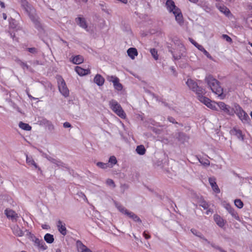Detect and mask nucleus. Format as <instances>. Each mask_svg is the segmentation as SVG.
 Returning <instances> with one entry per match:
<instances>
[{
	"mask_svg": "<svg viewBox=\"0 0 252 252\" xmlns=\"http://www.w3.org/2000/svg\"><path fill=\"white\" fill-rule=\"evenodd\" d=\"M205 81L214 94L218 96H220L222 94L223 90L220 86L219 82L212 75L206 76Z\"/></svg>",
	"mask_w": 252,
	"mask_h": 252,
	"instance_id": "1",
	"label": "nucleus"
},
{
	"mask_svg": "<svg viewBox=\"0 0 252 252\" xmlns=\"http://www.w3.org/2000/svg\"><path fill=\"white\" fill-rule=\"evenodd\" d=\"M109 105L111 110L121 118L125 119L126 115L121 105L114 99H112L109 102Z\"/></svg>",
	"mask_w": 252,
	"mask_h": 252,
	"instance_id": "2",
	"label": "nucleus"
},
{
	"mask_svg": "<svg viewBox=\"0 0 252 252\" xmlns=\"http://www.w3.org/2000/svg\"><path fill=\"white\" fill-rule=\"evenodd\" d=\"M233 109L234 114L235 113L243 123L248 122L250 120L248 115L239 105L235 104Z\"/></svg>",
	"mask_w": 252,
	"mask_h": 252,
	"instance_id": "3",
	"label": "nucleus"
},
{
	"mask_svg": "<svg viewBox=\"0 0 252 252\" xmlns=\"http://www.w3.org/2000/svg\"><path fill=\"white\" fill-rule=\"evenodd\" d=\"M186 84L189 87V89L196 93L198 98L199 95L204 94V90L201 87H199L196 82L191 79H188Z\"/></svg>",
	"mask_w": 252,
	"mask_h": 252,
	"instance_id": "4",
	"label": "nucleus"
},
{
	"mask_svg": "<svg viewBox=\"0 0 252 252\" xmlns=\"http://www.w3.org/2000/svg\"><path fill=\"white\" fill-rule=\"evenodd\" d=\"M58 85L60 92L65 97H68L69 94V91L67 88L64 80L61 76L57 77Z\"/></svg>",
	"mask_w": 252,
	"mask_h": 252,
	"instance_id": "5",
	"label": "nucleus"
},
{
	"mask_svg": "<svg viewBox=\"0 0 252 252\" xmlns=\"http://www.w3.org/2000/svg\"><path fill=\"white\" fill-rule=\"evenodd\" d=\"M30 239L33 242L34 246L38 250L44 251L47 249V246L43 240L36 238L33 235H31Z\"/></svg>",
	"mask_w": 252,
	"mask_h": 252,
	"instance_id": "6",
	"label": "nucleus"
},
{
	"mask_svg": "<svg viewBox=\"0 0 252 252\" xmlns=\"http://www.w3.org/2000/svg\"><path fill=\"white\" fill-rule=\"evenodd\" d=\"M199 100L204 103L205 105H206L208 108L214 110H217V103H216L214 101H211L208 98L203 96V94L202 95H199V98H198Z\"/></svg>",
	"mask_w": 252,
	"mask_h": 252,
	"instance_id": "7",
	"label": "nucleus"
},
{
	"mask_svg": "<svg viewBox=\"0 0 252 252\" xmlns=\"http://www.w3.org/2000/svg\"><path fill=\"white\" fill-rule=\"evenodd\" d=\"M217 106L227 114L230 116L234 115V111L233 108H231L229 106L225 104L224 102H219L217 103Z\"/></svg>",
	"mask_w": 252,
	"mask_h": 252,
	"instance_id": "8",
	"label": "nucleus"
},
{
	"mask_svg": "<svg viewBox=\"0 0 252 252\" xmlns=\"http://www.w3.org/2000/svg\"><path fill=\"white\" fill-rule=\"evenodd\" d=\"M34 13L35 11L34 12H28V13L30 19L34 23L35 28L39 30L42 28L41 25L39 20V18L35 14H34Z\"/></svg>",
	"mask_w": 252,
	"mask_h": 252,
	"instance_id": "9",
	"label": "nucleus"
},
{
	"mask_svg": "<svg viewBox=\"0 0 252 252\" xmlns=\"http://www.w3.org/2000/svg\"><path fill=\"white\" fill-rule=\"evenodd\" d=\"M5 214L7 218L10 219L12 221H16L19 218L18 214L10 209H6L5 210Z\"/></svg>",
	"mask_w": 252,
	"mask_h": 252,
	"instance_id": "10",
	"label": "nucleus"
},
{
	"mask_svg": "<svg viewBox=\"0 0 252 252\" xmlns=\"http://www.w3.org/2000/svg\"><path fill=\"white\" fill-rule=\"evenodd\" d=\"M76 245L78 252H92L91 250L88 248L87 246L84 245L80 240L76 241Z\"/></svg>",
	"mask_w": 252,
	"mask_h": 252,
	"instance_id": "11",
	"label": "nucleus"
},
{
	"mask_svg": "<svg viewBox=\"0 0 252 252\" xmlns=\"http://www.w3.org/2000/svg\"><path fill=\"white\" fill-rule=\"evenodd\" d=\"M231 135L236 136L239 139L243 141L244 139V136L242 134V131L236 127H233L230 131Z\"/></svg>",
	"mask_w": 252,
	"mask_h": 252,
	"instance_id": "12",
	"label": "nucleus"
},
{
	"mask_svg": "<svg viewBox=\"0 0 252 252\" xmlns=\"http://www.w3.org/2000/svg\"><path fill=\"white\" fill-rule=\"evenodd\" d=\"M75 22L80 27L86 30L87 31H88L86 21L84 17H78L76 18L75 19Z\"/></svg>",
	"mask_w": 252,
	"mask_h": 252,
	"instance_id": "13",
	"label": "nucleus"
},
{
	"mask_svg": "<svg viewBox=\"0 0 252 252\" xmlns=\"http://www.w3.org/2000/svg\"><path fill=\"white\" fill-rule=\"evenodd\" d=\"M57 226L59 231L63 236H65L67 234V230L65 227V224L61 220H59L57 222Z\"/></svg>",
	"mask_w": 252,
	"mask_h": 252,
	"instance_id": "14",
	"label": "nucleus"
},
{
	"mask_svg": "<svg viewBox=\"0 0 252 252\" xmlns=\"http://www.w3.org/2000/svg\"><path fill=\"white\" fill-rule=\"evenodd\" d=\"M165 5L167 10L170 12L174 13L175 11H176V9H179L175 5L172 0H167Z\"/></svg>",
	"mask_w": 252,
	"mask_h": 252,
	"instance_id": "15",
	"label": "nucleus"
},
{
	"mask_svg": "<svg viewBox=\"0 0 252 252\" xmlns=\"http://www.w3.org/2000/svg\"><path fill=\"white\" fill-rule=\"evenodd\" d=\"M173 13L175 17V19L177 23L180 25H182L184 23V20L180 9H176V11H175Z\"/></svg>",
	"mask_w": 252,
	"mask_h": 252,
	"instance_id": "16",
	"label": "nucleus"
},
{
	"mask_svg": "<svg viewBox=\"0 0 252 252\" xmlns=\"http://www.w3.org/2000/svg\"><path fill=\"white\" fill-rule=\"evenodd\" d=\"M225 208L233 218L235 219L236 220H239V217L237 213L229 204H226L225 205Z\"/></svg>",
	"mask_w": 252,
	"mask_h": 252,
	"instance_id": "17",
	"label": "nucleus"
},
{
	"mask_svg": "<svg viewBox=\"0 0 252 252\" xmlns=\"http://www.w3.org/2000/svg\"><path fill=\"white\" fill-rule=\"evenodd\" d=\"M46 158L50 161L51 163L55 164L58 167H65V164L62 162L61 160L53 158L50 156H46Z\"/></svg>",
	"mask_w": 252,
	"mask_h": 252,
	"instance_id": "18",
	"label": "nucleus"
},
{
	"mask_svg": "<svg viewBox=\"0 0 252 252\" xmlns=\"http://www.w3.org/2000/svg\"><path fill=\"white\" fill-rule=\"evenodd\" d=\"M75 71L80 76H84L90 73V70L84 69L80 66H77L75 68Z\"/></svg>",
	"mask_w": 252,
	"mask_h": 252,
	"instance_id": "19",
	"label": "nucleus"
},
{
	"mask_svg": "<svg viewBox=\"0 0 252 252\" xmlns=\"http://www.w3.org/2000/svg\"><path fill=\"white\" fill-rule=\"evenodd\" d=\"M214 219L216 223L220 227L224 226L225 224L224 220L219 215L215 214L214 216Z\"/></svg>",
	"mask_w": 252,
	"mask_h": 252,
	"instance_id": "20",
	"label": "nucleus"
},
{
	"mask_svg": "<svg viewBox=\"0 0 252 252\" xmlns=\"http://www.w3.org/2000/svg\"><path fill=\"white\" fill-rule=\"evenodd\" d=\"M22 5L27 13L34 12L35 11L34 8L25 0L22 1Z\"/></svg>",
	"mask_w": 252,
	"mask_h": 252,
	"instance_id": "21",
	"label": "nucleus"
},
{
	"mask_svg": "<svg viewBox=\"0 0 252 252\" xmlns=\"http://www.w3.org/2000/svg\"><path fill=\"white\" fill-rule=\"evenodd\" d=\"M22 5L27 13L34 12L35 11L34 8L25 0L22 1Z\"/></svg>",
	"mask_w": 252,
	"mask_h": 252,
	"instance_id": "22",
	"label": "nucleus"
},
{
	"mask_svg": "<svg viewBox=\"0 0 252 252\" xmlns=\"http://www.w3.org/2000/svg\"><path fill=\"white\" fill-rule=\"evenodd\" d=\"M12 231L13 234L18 237H22L24 235V233L20 228V227L17 225H14L12 228Z\"/></svg>",
	"mask_w": 252,
	"mask_h": 252,
	"instance_id": "23",
	"label": "nucleus"
},
{
	"mask_svg": "<svg viewBox=\"0 0 252 252\" xmlns=\"http://www.w3.org/2000/svg\"><path fill=\"white\" fill-rule=\"evenodd\" d=\"M94 82L98 86H101L103 85L104 82V78L100 74H96L94 78Z\"/></svg>",
	"mask_w": 252,
	"mask_h": 252,
	"instance_id": "24",
	"label": "nucleus"
},
{
	"mask_svg": "<svg viewBox=\"0 0 252 252\" xmlns=\"http://www.w3.org/2000/svg\"><path fill=\"white\" fill-rule=\"evenodd\" d=\"M26 162L29 165L33 166L35 168H37L39 170H40V168L38 166L33 158L32 157H28V155H26Z\"/></svg>",
	"mask_w": 252,
	"mask_h": 252,
	"instance_id": "25",
	"label": "nucleus"
},
{
	"mask_svg": "<svg viewBox=\"0 0 252 252\" xmlns=\"http://www.w3.org/2000/svg\"><path fill=\"white\" fill-rule=\"evenodd\" d=\"M127 54L132 59H134L135 57L137 56L138 53L136 48H130L127 51Z\"/></svg>",
	"mask_w": 252,
	"mask_h": 252,
	"instance_id": "26",
	"label": "nucleus"
},
{
	"mask_svg": "<svg viewBox=\"0 0 252 252\" xmlns=\"http://www.w3.org/2000/svg\"><path fill=\"white\" fill-rule=\"evenodd\" d=\"M115 206L120 212L127 216L129 211H128L125 207L118 203H115Z\"/></svg>",
	"mask_w": 252,
	"mask_h": 252,
	"instance_id": "27",
	"label": "nucleus"
},
{
	"mask_svg": "<svg viewBox=\"0 0 252 252\" xmlns=\"http://www.w3.org/2000/svg\"><path fill=\"white\" fill-rule=\"evenodd\" d=\"M84 61V58L83 56L81 55H77L74 57L72 58V62L73 63L76 64H79L83 63Z\"/></svg>",
	"mask_w": 252,
	"mask_h": 252,
	"instance_id": "28",
	"label": "nucleus"
},
{
	"mask_svg": "<svg viewBox=\"0 0 252 252\" xmlns=\"http://www.w3.org/2000/svg\"><path fill=\"white\" fill-rule=\"evenodd\" d=\"M191 232L195 236L201 238L202 240H203L204 241L207 242L208 244H210V242L207 240L201 234V233L198 232L197 230L194 229H191Z\"/></svg>",
	"mask_w": 252,
	"mask_h": 252,
	"instance_id": "29",
	"label": "nucleus"
},
{
	"mask_svg": "<svg viewBox=\"0 0 252 252\" xmlns=\"http://www.w3.org/2000/svg\"><path fill=\"white\" fill-rule=\"evenodd\" d=\"M219 10L226 16L229 17L231 15V12L229 9L224 5L220 6L218 7Z\"/></svg>",
	"mask_w": 252,
	"mask_h": 252,
	"instance_id": "30",
	"label": "nucleus"
},
{
	"mask_svg": "<svg viewBox=\"0 0 252 252\" xmlns=\"http://www.w3.org/2000/svg\"><path fill=\"white\" fill-rule=\"evenodd\" d=\"M197 48L200 50V51L202 52L203 53V54L208 58H209V59H211V60H212L213 59V58L211 56V55L209 53V52H208L205 49V48L201 45H200V44H197Z\"/></svg>",
	"mask_w": 252,
	"mask_h": 252,
	"instance_id": "31",
	"label": "nucleus"
},
{
	"mask_svg": "<svg viewBox=\"0 0 252 252\" xmlns=\"http://www.w3.org/2000/svg\"><path fill=\"white\" fill-rule=\"evenodd\" d=\"M117 160L115 156H112L109 158L107 164L109 165V168H112L114 165L117 164Z\"/></svg>",
	"mask_w": 252,
	"mask_h": 252,
	"instance_id": "32",
	"label": "nucleus"
},
{
	"mask_svg": "<svg viewBox=\"0 0 252 252\" xmlns=\"http://www.w3.org/2000/svg\"><path fill=\"white\" fill-rule=\"evenodd\" d=\"M19 126L20 128L27 131H30L32 129V127L28 124L22 122L19 123Z\"/></svg>",
	"mask_w": 252,
	"mask_h": 252,
	"instance_id": "33",
	"label": "nucleus"
},
{
	"mask_svg": "<svg viewBox=\"0 0 252 252\" xmlns=\"http://www.w3.org/2000/svg\"><path fill=\"white\" fill-rule=\"evenodd\" d=\"M44 240L49 244L52 243L54 241V236L53 235L47 233L45 235L44 237Z\"/></svg>",
	"mask_w": 252,
	"mask_h": 252,
	"instance_id": "34",
	"label": "nucleus"
},
{
	"mask_svg": "<svg viewBox=\"0 0 252 252\" xmlns=\"http://www.w3.org/2000/svg\"><path fill=\"white\" fill-rule=\"evenodd\" d=\"M127 216L132 219L135 221H137L140 223L141 222V220L139 217L132 212H129L127 215Z\"/></svg>",
	"mask_w": 252,
	"mask_h": 252,
	"instance_id": "35",
	"label": "nucleus"
},
{
	"mask_svg": "<svg viewBox=\"0 0 252 252\" xmlns=\"http://www.w3.org/2000/svg\"><path fill=\"white\" fill-rule=\"evenodd\" d=\"M137 153L140 155H143L145 154L146 149L143 145H139L137 146L136 149Z\"/></svg>",
	"mask_w": 252,
	"mask_h": 252,
	"instance_id": "36",
	"label": "nucleus"
},
{
	"mask_svg": "<svg viewBox=\"0 0 252 252\" xmlns=\"http://www.w3.org/2000/svg\"><path fill=\"white\" fill-rule=\"evenodd\" d=\"M115 89L118 91H121L123 89L122 85L119 82V79L117 81L116 83L113 84Z\"/></svg>",
	"mask_w": 252,
	"mask_h": 252,
	"instance_id": "37",
	"label": "nucleus"
},
{
	"mask_svg": "<svg viewBox=\"0 0 252 252\" xmlns=\"http://www.w3.org/2000/svg\"><path fill=\"white\" fill-rule=\"evenodd\" d=\"M96 165L102 169H106L107 168H109V165L107 164V163L98 162L96 163Z\"/></svg>",
	"mask_w": 252,
	"mask_h": 252,
	"instance_id": "38",
	"label": "nucleus"
},
{
	"mask_svg": "<svg viewBox=\"0 0 252 252\" xmlns=\"http://www.w3.org/2000/svg\"><path fill=\"white\" fill-rule=\"evenodd\" d=\"M235 205L239 209L243 207V203L240 199H236L234 201Z\"/></svg>",
	"mask_w": 252,
	"mask_h": 252,
	"instance_id": "39",
	"label": "nucleus"
},
{
	"mask_svg": "<svg viewBox=\"0 0 252 252\" xmlns=\"http://www.w3.org/2000/svg\"><path fill=\"white\" fill-rule=\"evenodd\" d=\"M150 52H151L152 56L153 57V58L156 60H157L158 59V54L157 51L155 49L153 48V49H151L150 50Z\"/></svg>",
	"mask_w": 252,
	"mask_h": 252,
	"instance_id": "40",
	"label": "nucleus"
},
{
	"mask_svg": "<svg viewBox=\"0 0 252 252\" xmlns=\"http://www.w3.org/2000/svg\"><path fill=\"white\" fill-rule=\"evenodd\" d=\"M209 182L210 185L211 186L212 188H214V187H215L216 186H218L216 182V179L215 178H209Z\"/></svg>",
	"mask_w": 252,
	"mask_h": 252,
	"instance_id": "41",
	"label": "nucleus"
},
{
	"mask_svg": "<svg viewBox=\"0 0 252 252\" xmlns=\"http://www.w3.org/2000/svg\"><path fill=\"white\" fill-rule=\"evenodd\" d=\"M106 184L107 185H108L113 188L115 187V183L112 179H107L106 180Z\"/></svg>",
	"mask_w": 252,
	"mask_h": 252,
	"instance_id": "42",
	"label": "nucleus"
},
{
	"mask_svg": "<svg viewBox=\"0 0 252 252\" xmlns=\"http://www.w3.org/2000/svg\"><path fill=\"white\" fill-rule=\"evenodd\" d=\"M108 79L109 81L112 82L113 84L116 83L117 81L119 80V78L115 76H111L108 77Z\"/></svg>",
	"mask_w": 252,
	"mask_h": 252,
	"instance_id": "43",
	"label": "nucleus"
},
{
	"mask_svg": "<svg viewBox=\"0 0 252 252\" xmlns=\"http://www.w3.org/2000/svg\"><path fill=\"white\" fill-rule=\"evenodd\" d=\"M200 206L204 209H207L209 208V204L205 201H201Z\"/></svg>",
	"mask_w": 252,
	"mask_h": 252,
	"instance_id": "44",
	"label": "nucleus"
},
{
	"mask_svg": "<svg viewBox=\"0 0 252 252\" xmlns=\"http://www.w3.org/2000/svg\"><path fill=\"white\" fill-rule=\"evenodd\" d=\"M28 51L32 54H36L37 52V50L36 48L34 47L32 48H28L27 49Z\"/></svg>",
	"mask_w": 252,
	"mask_h": 252,
	"instance_id": "45",
	"label": "nucleus"
},
{
	"mask_svg": "<svg viewBox=\"0 0 252 252\" xmlns=\"http://www.w3.org/2000/svg\"><path fill=\"white\" fill-rule=\"evenodd\" d=\"M222 36L223 38L225 39L226 41H227V42H232V39L230 37H229L227 34H223Z\"/></svg>",
	"mask_w": 252,
	"mask_h": 252,
	"instance_id": "46",
	"label": "nucleus"
},
{
	"mask_svg": "<svg viewBox=\"0 0 252 252\" xmlns=\"http://www.w3.org/2000/svg\"><path fill=\"white\" fill-rule=\"evenodd\" d=\"M211 245L212 247L218 250L220 252H226L225 251L222 250L221 248L219 247V246H217L213 244H211Z\"/></svg>",
	"mask_w": 252,
	"mask_h": 252,
	"instance_id": "47",
	"label": "nucleus"
},
{
	"mask_svg": "<svg viewBox=\"0 0 252 252\" xmlns=\"http://www.w3.org/2000/svg\"><path fill=\"white\" fill-rule=\"evenodd\" d=\"M167 120L171 123L173 124H178L177 122H176L175 119L172 117H168Z\"/></svg>",
	"mask_w": 252,
	"mask_h": 252,
	"instance_id": "48",
	"label": "nucleus"
},
{
	"mask_svg": "<svg viewBox=\"0 0 252 252\" xmlns=\"http://www.w3.org/2000/svg\"><path fill=\"white\" fill-rule=\"evenodd\" d=\"M212 189L217 193H219L220 192V189L218 186H216L215 187H214V188H212Z\"/></svg>",
	"mask_w": 252,
	"mask_h": 252,
	"instance_id": "49",
	"label": "nucleus"
},
{
	"mask_svg": "<svg viewBox=\"0 0 252 252\" xmlns=\"http://www.w3.org/2000/svg\"><path fill=\"white\" fill-rule=\"evenodd\" d=\"M144 237L146 239H149L151 238V236L146 233V231H144L143 234Z\"/></svg>",
	"mask_w": 252,
	"mask_h": 252,
	"instance_id": "50",
	"label": "nucleus"
},
{
	"mask_svg": "<svg viewBox=\"0 0 252 252\" xmlns=\"http://www.w3.org/2000/svg\"><path fill=\"white\" fill-rule=\"evenodd\" d=\"M63 127L65 128H68L71 127V125L68 122H65L63 123Z\"/></svg>",
	"mask_w": 252,
	"mask_h": 252,
	"instance_id": "51",
	"label": "nucleus"
},
{
	"mask_svg": "<svg viewBox=\"0 0 252 252\" xmlns=\"http://www.w3.org/2000/svg\"><path fill=\"white\" fill-rule=\"evenodd\" d=\"M189 40L191 42V43L193 44L196 48L198 47L197 44H199L197 43L196 41H195L193 39L191 38H189Z\"/></svg>",
	"mask_w": 252,
	"mask_h": 252,
	"instance_id": "52",
	"label": "nucleus"
},
{
	"mask_svg": "<svg viewBox=\"0 0 252 252\" xmlns=\"http://www.w3.org/2000/svg\"><path fill=\"white\" fill-rule=\"evenodd\" d=\"M173 57L174 58V59L175 60H179L181 58V56L182 55V54H179V55H176V56L175 55V54H173Z\"/></svg>",
	"mask_w": 252,
	"mask_h": 252,
	"instance_id": "53",
	"label": "nucleus"
},
{
	"mask_svg": "<svg viewBox=\"0 0 252 252\" xmlns=\"http://www.w3.org/2000/svg\"><path fill=\"white\" fill-rule=\"evenodd\" d=\"M200 162L202 163V164L206 165H209L210 164V162L208 160H206L204 162H202L200 160H199Z\"/></svg>",
	"mask_w": 252,
	"mask_h": 252,
	"instance_id": "54",
	"label": "nucleus"
},
{
	"mask_svg": "<svg viewBox=\"0 0 252 252\" xmlns=\"http://www.w3.org/2000/svg\"><path fill=\"white\" fill-rule=\"evenodd\" d=\"M80 194H81V196H82V197L83 198V199L85 200H87V198L86 195L83 193L81 192Z\"/></svg>",
	"mask_w": 252,
	"mask_h": 252,
	"instance_id": "55",
	"label": "nucleus"
},
{
	"mask_svg": "<svg viewBox=\"0 0 252 252\" xmlns=\"http://www.w3.org/2000/svg\"><path fill=\"white\" fill-rule=\"evenodd\" d=\"M181 51H182L183 52H185V48L184 46V45L182 44H181Z\"/></svg>",
	"mask_w": 252,
	"mask_h": 252,
	"instance_id": "56",
	"label": "nucleus"
},
{
	"mask_svg": "<svg viewBox=\"0 0 252 252\" xmlns=\"http://www.w3.org/2000/svg\"><path fill=\"white\" fill-rule=\"evenodd\" d=\"M0 5L1 7V8H4L5 7V4L2 1H0Z\"/></svg>",
	"mask_w": 252,
	"mask_h": 252,
	"instance_id": "57",
	"label": "nucleus"
},
{
	"mask_svg": "<svg viewBox=\"0 0 252 252\" xmlns=\"http://www.w3.org/2000/svg\"><path fill=\"white\" fill-rule=\"evenodd\" d=\"M2 16H3V18L4 19V20H6V18H7V16H6V15L5 13H3L2 14Z\"/></svg>",
	"mask_w": 252,
	"mask_h": 252,
	"instance_id": "58",
	"label": "nucleus"
},
{
	"mask_svg": "<svg viewBox=\"0 0 252 252\" xmlns=\"http://www.w3.org/2000/svg\"><path fill=\"white\" fill-rule=\"evenodd\" d=\"M210 213H212V211L210 210H208L206 212L207 215H209Z\"/></svg>",
	"mask_w": 252,
	"mask_h": 252,
	"instance_id": "59",
	"label": "nucleus"
},
{
	"mask_svg": "<svg viewBox=\"0 0 252 252\" xmlns=\"http://www.w3.org/2000/svg\"><path fill=\"white\" fill-rule=\"evenodd\" d=\"M23 66L26 67L27 68H28V65L26 63H22Z\"/></svg>",
	"mask_w": 252,
	"mask_h": 252,
	"instance_id": "60",
	"label": "nucleus"
},
{
	"mask_svg": "<svg viewBox=\"0 0 252 252\" xmlns=\"http://www.w3.org/2000/svg\"><path fill=\"white\" fill-rule=\"evenodd\" d=\"M42 227L43 228V229H46L47 228L46 227V225H43L42 226Z\"/></svg>",
	"mask_w": 252,
	"mask_h": 252,
	"instance_id": "61",
	"label": "nucleus"
},
{
	"mask_svg": "<svg viewBox=\"0 0 252 252\" xmlns=\"http://www.w3.org/2000/svg\"><path fill=\"white\" fill-rule=\"evenodd\" d=\"M83 2L86 3L88 0H81Z\"/></svg>",
	"mask_w": 252,
	"mask_h": 252,
	"instance_id": "62",
	"label": "nucleus"
},
{
	"mask_svg": "<svg viewBox=\"0 0 252 252\" xmlns=\"http://www.w3.org/2000/svg\"><path fill=\"white\" fill-rule=\"evenodd\" d=\"M170 68H171V69L172 70H173V71L174 72V71H175V70H174V67H171Z\"/></svg>",
	"mask_w": 252,
	"mask_h": 252,
	"instance_id": "63",
	"label": "nucleus"
},
{
	"mask_svg": "<svg viewBox=\"0 0 252 252\" xmlns=\"http://www.w3.org/2000/svg\"><path fill=\"white\" fill-rule=\"evenodd\" d=\"M56 252H61V251L60 250H57Z\"/></svg>",
	"mask_w": 252,
	"mask_h": 252,
	"instance_id": "64",
	"label": "nucleus"
}]
</instances>
